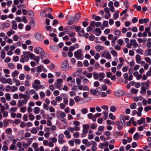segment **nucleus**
Returning a JSON list of instances; mask_svg holds the SVG:
<instances>
[{
	"label": "nucleus",
	"instance_id": "nucleus-3",
	"mask_svg": "<svg viewBox=\"0 0 151 151\" xmlns=\"http://www.w3.org/2000/svg\"><path fill=\"white\" fill-rule=\"evenodd\" d=\"M40 84V81L37 80H35L34 81V83L32 85V87L35 90H37L42 88V86Z\"/></svg>",
	"mask_w": 151,
	"mask_h": 151
},
{
	"label": "nucleus",
	"instance_id": "nucleus-30",
	"mask_svg": "<svg viewBox=\"0 0 151 151\" xmlns=\"http://www.w3.org/2000/svg\"><path fill=\"white\" fill-rule=\"evenodd\" d=\"M27 13L28 15L30 16V18H32L33 17L34 14L32 11L31 10H29L27 12Z\"/></svg>",
	"mask_w": 151,
	"mask_h": 151
},
{
	"label": "nucleus",
	"instance_id": "nucleus-17",
	"mask_svg": "<svg viewBox=\"0 0 151 151\" xmlns=\"http://www.w3.org/2000/svg\"><path fill=\"white\" fill-rule=\"evenodd\" d=\"M80 17V14H76L75 17L73 18L72 21L74 22H77Z\"/></svg>",
	"mask_w": 151,
	"mask_h": 151
},
{
	"label": "nucleus",
	"instance_id": "nucleus-42",
	"mask_svg": "<svg viewBox=\"0 0 151 151\" xmlns=\"http://www.w3.org/2000/svg\"><path fill=\"white\" fill-rule=\"evenodd\" d=\"M8 67L10 69H14L15 68V66L12 63H10L8 64Z\"/></svg>",
	"mask_w": 151,
	"mask_h": 151
},
{
	"label": "nucleus",
	"instance_id": "nucleus-25",
	"mask_svg": "<svg viewBox=\"0 0 151 151\" xmlns=\"http://www.w3.org/2000/svg\"><path fill=\"white\" fill-rule=\"evenodd\" d=\"M145 55L146 56H151V49H148L145 50Z\"/></svg>",
	"mask_w": 151,
	"mask_h": 151
},
{
	"label": "nucleus",
	"instance_id": "nucleus-1",
	"mask_svg": "<svg viewBox=\"0 0 151 151\" xmlns=\"http://www.w3.org/2000/svg\"><path fill=\"white\" fill-rule=\"evenodd\" d=\"M83 51L81 49H78L74 52V55L76 59H82L83 58Z\"/></svg>",
	"mask_w": 151,
	"mask_h": 151
},
{
	"label": "nucleus",
	"instance_id": "nucleus-21",
	"mask_svg": "<svg viewBox=\"0 0 151 151\" xmlns=\"http://www.w3.org/2000/svg\"><path fill=\"white\" fill-rule=\"evenodd\" d=\"M130 42L132 45L134 47L136 48L138 46V44L135 40L134 39L131 40Z\"/></svg>",
	"mask_w": 151,
	"mask_h": 151
},
{
	"label": "nucleus",
	"instance_id": "nucleus-62",
	"mask_svg": "<svg viewBox=\"0 0 151 151\" xmlns=\"http://www.w3.org/2000/svg\"><path fill=\"white\" fill-rule=\"evenodd\" d=\"M49 109V111L50 112L54 113L55 111V109L52 106H50Z\"/></svg>",
	"mask_w": 151,
	"mask_h": 151
},
{
	"label": "nucleus",
	"instance_id": "nucleus-47",
	"mask_svg": "<svg viewBox=\"0 0 151 151\" xmlns=\"http://www.w3.org/2000/svg\"><path fill=\"white\" fill-rule=\"evenodd\" d=\"M103 82L109 85H111L112 84V83L109 80L107 79H106L104 80Z\"/></svg>",
	"mask_w": 151,
	"mask_h": 151
},
{
	"label": "nucleus",
	"instance_id": "nucleus-61",
	"mask_svg": "<svg viewBox=\"0 0 151 151\" xmlns=\"http://www.w3.org/2000/svg\"><path fill=\"white\" fill-rule=\"evenodd\" d=\"M63 102L64 103L68 105V98L66 97L63 98Z\"/></svg>",
	"mask_w": 151,
	"mask_h": 151
},
{
	"label": "nucleus",
	"instance_id": "nucleus-5",
	"mask_svg": "<svg viewBox=\"0 0 151 151\" xmlns=\"http://www.w3.org/2000/svg\"><path fill=\"white\" fill-rule=\"evenodd\" d=\"M68 65L67 60L63 61L61 64V67L62 70L64 71H67L68 69Z\"/></svg>",
	"mask_w": 151,
	"mask_h": 151
},
{
	"label": "nucleus",
	"instance_id": "nucleus-24",
	"mask_svg": "<svg viewBox=\"0 0 151 151\" xmlns=\"http://www.w3.org/2000/svg\"><path fill=\"white\" fill-rule=\"evenodd\" d=\"M145 122V119L144 117H142L140 119L137 121V123L139 125H141L144 123Z\"/></svg>",
	"mask_w": 151,
	"mask_h": 151
},
{
	"label": "nucleus",
	"instance_id": "nucleus-53",
	"mask_svg": "<svg viewBox=\"0 0 151 151\" xmlns=\"http://www.w3.org/2000/svg\"><path fill=\"white\" fill-rule=\"evenodd\" d=\"M11 88V91L14 92L16 91L17 90V88L15 86H12Z\"/></svg>",
	"mask_w": 151,
	"mask_h": 151
},
{
	"label": "nucleus",
	"instance_id": "nucleus-60",
	"mask_svg": "<svg viewBox=\"0 0 151 151\" xmlns=\"http://www.w3.org/2000/svg\"><path fill=\"white\" fill-rule=\"evenodd\" d=\"M73 136L75 138H78L79 136V133L78 132H75L73 133Z\"/></svg>",
	"mask_w": 151,
	"mask_h": 151
},
{
	"label": "nucleus",
	"instance_id": "nucleus-15",
	"mask_svg": "<svg viewBox=\"0 0 151 151\" xmlns=\"http://www.w3.org/2000/svg\"><path fill=\"white\" fill-rule=\"evenodd\" d=\"M149 88H147V86H142L141 87V90L140 91V92L141 94H145L146 93V90L148 89Z\"/></svg>",
	"mask_w": 151,
	"mask_h": 151
},
{
	"label": "nucleus",
	"instance_id": "nucleus-54",
	"mask_svg": "<svg viewBox=\"0 0 151 151\" xmlns=\"http://www.w3.org/2000/svg\"><path fill=\"white\" fill-rule=\"evenodd\" d=\"M75 104V102L73 99L70 98V99L69 105L70 106H73Z\"/></svg>",
	"mask_w": 151,
	"mask_h": 151
},
{
	"label": "nucleus",
	"instance_id": "nucleus-22",
	"mask_svg": "<svg viewBox=\"0 0 151 151\" xmlns=\"http://www.w3.org/2000/svg\"><path fill=\"white\" fill-rule=\"evenodd\" d=\"M129 116H124L123 115H121L120 116V118L122 119L123 122H124V124L125 125V120H127L129 119Z\"/></svg>",
	"mask_w": 151,
	"mask_h": 151
},
{
	"label": "nucleus",
	"instance_id": "nucleus-35",
	"mask_svg": "<svg viewBox=\"0 0 151 151\" xmlns=\"http://www.w3.org/2000/svg\"><path fill=\"white\" fill-rule=\"evenodd\" d=\"M19 74V72L17 70H15L12 73V77H14L17 76Z\"/></svg>",
	"mask_w": 151,
	"mask_h": 151
},
{
	"label": "nucleus",
	"instance_id": "nucleus-36",
	"mask_svg": "<svg viewBox=\"0 0 151 151\" xmlns=\"http://www.w3.org/2000/svg\"><path fill=\"white\" fill-rule=\"evenodd\" d=\"M137 106V104L135 103H133L131 104L129 106L130 108L131 109H136Z\"/></svg>",
	"mask_w": 151,
	"mask_h": 151
},
{
	"label": "nucleus",
	"instance_id": "nucleus-63",
	"mask_svg": "<svg viewBox=\"0 0 151 151\" xmlns=\"http://www.w3.org/2000/svg\"><path fill=\"white\" fill-rule=\"evenodd\" d=\"M136 52L139 54L142 55L143 53V51L142 49H137L136 50Z\"/></svg>",
	"mask_w": 151,
	"mask_h": 151
},
{
	"label": "nucleus",
	"instance_id": "nucleus-19",
	"mask_svg": "<svg viewBox=\"0 0 151 151\" xmlns=\"http://www.w3.org/2000/svg\"><path fill=\"white\" fill-rule=\"evenodd\" d=\"M12 29L16 30L17 28V27L16 22L14 20H13L12 22Z\"/></svg>",
	"mask_w": 151,
	"mask_h": 151
},
{
	"label": "nucleus",
	"instance_id": "nucleus-28",
	"mask_svg": "<svg viewBox=\"0 0 151 151\" xmlns=\"http://www.w3.org/2000/svg\"><path fill=\"white\" fill-rule=\"evenodd\" d=\"M1 26L3 28L5 27L7 28L10 26V24L9 23L5 22L2 24Z\"/></svg>",
	"mask_w": 151,
	"mask_h": 151
},
{
	"label": "nucleus",
	"instance_id": "nucleus-27",
	"mask_svg": "<svg viewBox=\"0 0 151 151\" xmlns=\"http://www.w3.org/2000/svg\"><path fill=\"white\" fill-rule=\"evenodd\" d=\"M95 48L96 50L98 52H100L101 50H103L104 49V47H103L100 45L96 46Z\"/></svg>",
	"mask_w": 151,
	"mask_h": 151
},
{
	"label": "nucleus",
	"instance_id": "nucleus-10",
	"mask_svg": "<svg viewBox=\"0 0 151 151\" xmlns=\"http://www.w3.org/2000/svg\"><path fill=\"white\" fill-rule=\"evenodd\" d=\"M35 38L38 40L41 41L43 39V36L41 34L37 32L35 35Z\"/></svg>",
	"mask_w": 151,
	"mask_h": 151
},
{
	"label": "nucleus",
	"instance_id": "nucleus-9",
	"mask_svg": "<svg viewBox=\"0 0 151 151\" xmlns=\"http://www.w3.org/2000/svg\"><path fill=\"white\" fill-rule=\"evenodd\" d=\"M124 92L122 90L119 89L116 90L115 92L114 95L117 96H120L124 95Z\"/></svg>",
	"mask_w": 151,
	"mask_h": 151
},
{
	"label": "nucleus",
	"instance_id": "nucleus-29",
	"mask_svg": "<svg viewBox=\"0 0 151 151\" xmlns=\"http://www.w3.org/2000/svg\"><path fill=\"white\" fill-rule=\"evenodd\" d=\"M40 111V108L38 107H36L34 108L33 111L34 113L36 114H38L39 113Z\"/></svg>",
	"mask_w": 151,
	"mask_h": 151
},
{
	"label": "nucleus",
	"instance_id": "nucleus-52",
	"mask_svg": "<svg viewBox=\"0 0 151 151\" xmlns=\"http://www.w3.org/2000/svg\"><path fill=\"white\" fill-rule=\"evenodd\" d=\"M79 35L80 36H83L84 35V31L83 29H82L80 32H78Z\"/></svg>",
	"mask_w": 151,
	"mask_h": 151
},
{
	"label": "nucleus",
	"instance_id": "nucleus-32",
	"mask_svg": "<svg viewBox=\"0 0 151 151\" xmlns=\"http://www.w3.org/2000/svg\"><path fill=\"white\" fill-rule=\"evenodd\" d=\"M54 86L56 88L60 90L61 89V87L62 86V85L58 84L56 82H55L54 83Z\"/></svg>",
	"mask_w": 151,
	"mask_h": 151
},
{
	"label": "nucleus",
	"instance_id": "nucleus-12",
	"mask_svg": "<svg viewBox=\"0 0 151 151\" xmlns=\"http://www.w3.org/2000/svg\"><path fill=\"white\" fill-rule=\"evenodd\" d=\"M43 50L40 47H37L34 50V52L37 54H41L43 53Z\"/></svg>",
	"mask_w": 151,
	"mask_h": 151
},
{
	"label": "nucleus",
	"instance_id": "nucleus-13",
	"mask_svg": "<svg viewBox=\"0 0 151 151\" xmlns=\"http://www.w3.org/2000/svg\"><path fill=\"white\" fill-rule=\"evenodd\" d=\"M101 25V23L100 22H95L94 21H92L90 23V25L92 27L96 26L97 27H99Z\"/></svg>",
	"mask_w": 151,
	"mask_h": 151
},
{
	"label": "nucleus",
	"instance_id": "nucleus-57",
	"mask_svg": "<svg viewBox=\"0 0 151 151\" xmlns=\"http://www.w3.org/2000/svg\"><path fill=\"white\" fill-rule=\"evenodd\" d=\"M90 128L91 129H95L97 127V125L96 124L93 123H92L90 125Z\"/></svg>",
	"mask_w": 151,
	"mask_h": 151
},
{
	"label": "nucleus",
	"instance_id": "nucleus-8",
	"mask_svg": "<svg viewBox=\"0 0 151 151\" xmlns=\"http://www.w3.org/2000/svg\"><path fill=\"white\" fill-rule=\"evenodd\" d=\"M70 81H71L70 83H68V85L69 86H72L75 84V79H73V78L71 76L68 77L66 79V81L67 82H69Z\"/></svg>",
	"mask_w": 151,
	"mask_h": 151
},
{
	"label": "nucleus",
	"instance_id": "nucleus-41",
	"mask_svg": "<svg viewBox=\"0 0 151 151\" xmlns=\"http://www.w3.org/2000/svg\"><path fill=\"white\" fill-rule=\"evenodd\" d=\"M145 60L146 62L149 64V65L151 64V60L150 58L148 57H146L145 58Z\"/></svg>",
	"mask_w": 151,
	"mask_h": 151
},
{
	"label": "nucleus",
	"instance_id": "nucleus-58",
	"mask_svg": "<svg viewBox=\"0 0 151 151\" xmlns=\"http://www.w3.org/2000/svg\"><path fill=\"white\" fill-rule=\"evenodd\" d=\"M58 84H61L63 82V80L62 78H58L56 80L55 82Z\"/></svg>",
	"mask_w": 151,
	"mask_h": 151
},
{
	"label": "nucleus",
	"instance_id": "nucleus-18",
	"mask_svg": "<svg viewBox=\"0 0 151 151\" xmlns=\"http://www.w3.org/2000/svg\"><path fill=\"white\" fill-rule=\"evenodd\" d=\"M105 77V74L104 73H100L99 74V80L101 81Z\"/></svg>",
	"mask_w": 151,
	"mask_h": 151
},
{
	"label": "nucleus",
	"instance_id": "nucleus-31",
	"mask_svg": "<svg viewBox=\"0 0 151 151\" xmlns=\"http://www.w3.org/2000/svg\"><path fill=\"white\" fill-rule=\"evenodd\" d=\"M105 57L107 59H111V55L107 50H106Z\"/></svg>",
	"mask_w": 151,
	"mask_h": 151
},
{
	"label": "nucleus",
	"instance_id": "nucleus-64",
	"mask_svg": "<svg viewBox=\"0 0 151 151\" xmlns=\"http://www.w3.org/2000/svg\"><path fill=\"white\" fill-rule=\"evenodd\" d=\"M81 98L78 96H76L74 98V99L76 102H78L80 101Z\"/></svg>",
	"mask_w": 151,
	"mask_h": 151
},
{
	"label": "nucleus",
	"instance_id": "nucleus-16",
	"mask_svg": "<svg viewBox=\"0 0 151 151\" xmlns=\"http://www.w3.org/2000/svg\"><path fill=\"white\" fill-rule=\"evenodd\" d=\"M30 94L27 95L26 94H23L22 93H20L19 95V98L20 99H22L24 98V99H29L30 97Z\"/></svg>",
	"mask_w": 151,
	"mask_h": 151
},
{
	"label": "nucleus",
	"instance_id": "nucleus-34",
	"mask_svg": "<svg viewBox=\"0 0 151 151\" xmlns=\"http://www.w3.org/2000/svg\"><path fill=\"white\" fill-rule=\"evenodd\" d=\"M60 116L59 115H58L57 116V118L58 119H59L60 120H61L62 122H63V123H64L65 124H66V119L65 118H61L60 117Z\"/></svg>",
	"mask_w": 151,
	"mask_h": 151
},
{
	"label": "nucleus",
	"instance_id": "nucleus-7",
	"mask_svg": "<svg viewBox=\"0 0 151 151\" xmlns=\"http://www.w3.org/2000/svg\"><path fill=\"white\" fill-rule=\"evenodd\" d=\"M64 135L63 134H59L58 137V141L59 144H61L64 143L65 140L63 139Z\"/></svg>",
	"mask_w": 151,
	"mask_h": 151
},
{
	"label": "nucleus",
	"instance_id": "nucleus-56",
	"mask_svg": "<svg viewBox=\"0 0 151 151\" xmlns=\"http://www.w3.org/2000/svg\"><path fill=\"white\" fill-rule=\"evenodd\" d=\"M33 60L37 62V65L39 64V62L40 61V58L38 56H35Z\"/></svg>",
	"mask_w": 151,
	"mask_h": 151
},
{
	"label": "nucleus",
	"instance_id": "nucleus-11",
	"mask_svg": "<svg viewBox=\"0 0 151 151\" xmlns=\"http://www.w3.org/2000/svg\"><path fill=\"white\" fill-rule=\"evenodd\" d=\"M76 81L78 89L81 90L83 89V87L81 84V79L79 78H77L76 79Z\"/></svg>",
	"mask_w": 151,
	"mask_h": 151
},
{
	"label": "nucleus",
	"instance_id": "nucleus-45",
	"mask_svg": "<svg viewBox=\"0 0 151 151\" xmlns=\"http://www.w3.org/2000/svg\"><path fill=\"white\" fill-rule=\"evenodd\" d=\"M138 90L134 88H132L130 90L132 93L133 94H136L138 92Z\"/></svg>",
	"mask_w": 151,
	"mask_h": 151
},
{
	"label": "nucleus",
	"instance_id": "nucleus-6",
	"mask_svg": "<svg viewBox=\"0 0 151 151\" xmlns=\"http://www.w3.org/2000/svg\"><path fill=\"white\" fill-rule=\"evenodd\" d=\"M29 99H24L23 100H19L18 101L17 105L19 107L22 106L23 104H27V101Z\"/></svg>",
	"mask_w": 151,
	"mask_h": 151
},
{
	"label": "nucleus",
	"instance_id": "nucleus-48",
	"mask_svg": "<svg viewBox=\"0 0 151 151\" xmlns=\"http://www.w3.org/2000/svg\"><path fill=\"white\" fill-rule=\"evenodd\" d=\"M111 53L114 57H116L117 56V52L114 50H111Z\"/></svg>",
	"mask_w": 151,
	"mask_h": 151
},
{
	"label": "nucleus",
	"instance_id": "nucleus-38",
	"mask_svg": "<svg viewBox=\"0 0 151 151\" xmlns=\"http://www.w3.org/2000/svg\"><path fill=\"white\" fill-rule=\"evenodd\" d=\"M96 34L97 36L100 35L101 34V32L99 28H96L95 29Z\"/></svg>",
	"mask_w": 151,
	"mask_h": 151
},
{
	"label": "nucleus",
	"instance_id": "nucleus-14",
	"mask_svg": "<svg viewBox=\"0 0 151 151\" xmlns=\"http://www.w3.org/2000/svg\"><path fill=\"white\" fill-rule=\"evenodd\" d=\"M109 145L107 142H105L104 143H100L99 145V147L101 149H103L104 147H106Z\"/></svg>",
	"mask_w": 151,
	"mask_h": 151
},
{
	"label": "nucleus",
	"instance_id": "nucleus-2",
	"mask_svg": "<svg viewBox=\"0 0 151 151\" xmlns=\"http://www.w3.org/2000/svg\"><path fill=\"white\" fill-rule=\"evenodd\" d=\"M89 125L88 124H83V126L82 133L81 134L82 137H85L88 132V129H89Z\"/></svg>",
	"mask_w": 151,
	"mask_h": 151
},
{
	"label": "nucleus",
	"instance_id": "nucleus-40",
	"mask_svg": "<svg viewBox=\"0 0 151 151\" xmlns=\"http://www.w3.org/2000/svg\"><path fill=\"white\" fill-rule=\"evenodd\" d=\"M94 90L95 91V92H96V96L99 95L100 94L101 91V88H97L95 89Z\"/></svg>",
	"mask_w": 151,
	"mask_h": 151
},
{
	"label": "nucleus",
	"instance_id": "nucleus-59",
	"mask_svg": "<svg viewBox=\"0 0 151 151\" xmlns=\"http://www.w3.org/2000/svg\"><path fill=\"white\" fill-rule=\"evenodd\" d=\"M5 132L6 134H8L12 133V131L11 128H8L5 130Z\"/></svg>",
	"mask_w": 151,
	"mask_h": 151
},
{
	"label": "nucleus",
	"instance_id": "nucleus-46",
	"mask_svg": "<svg viewBox=\"0 0 151 151\" xmlns=\"http://www.w3.org/2000/svg\"><path fill=\"white\" fill-rule=\"evenodd\" d=\"M109 117L110 119L111 120H114L116 119V116L114 115L113 114L111 113H109Z\"/></svg>",
	"mask_w": 151,
	"mask_h": 151
},
{
	"label": "nucleus",
	"instance_id": "nucleus-33",
	"mask_svg": "<svg viewBox=\"0 0 151 151\" xmlns=\"http://www.w3.org/2000/svg\"><path fill=\"white\" fill-rule=\"evenodd\" d=\"M116 124L117 126V128L119 130H121L122 128V126L120 125V123L119 121H116L115 123Z\"/></svg>",
	"mask_w": 151,
	"mask_h": 151
},
{
	"label": "nucleus",
	"instance_id": "nucleus-4",
	"mask_svg": "<svg viewBox=\"0 0 151 151\" xmlns=\"http://www.w3.org/2000/svg\"><path fill=\"white\" fill-rule=\"evenodd\" d=\"M0 81L4 84L8 83L10 85H12L13 84L12 82L11 78H6L3 77L0 78Z\"/></svg>",
	"mask_w": 151,
	"mask_h": 151
},
{
	"label": "nucleus",
	"instance_id": "nucleus-26",
	"mask_svg": "<svg viewBox=\"0 0 151 151\" xmlns=\"http://www.w3.org/2000/svg\"><path fill=\"white\" fill-rule=\"evenodd\" d=\"M64 134L67 138L70 139L71 138V135L70 134L69 131L68 130H65L64 132Z\"/></svg>",
	"mask_w": 151,
	"mask_h": 151
},
{
	"label": "nucleus",
	"instance_id": "nucleus-39",
	"mask_svg": "<svg viewBox=\"0 0 151 151\" xmlns=\"http://www.w3.org/2000/svg\"><path fill=\"white\" fill-rule=\"evenodd\" d=\"M5 96L6 99L8 101H10L11 99V97L10 94L9 93H7L5 94Z\"/></svg>",
	"mask_w": 151,
	"mask_h": 151
},
{
	"label": "nucleus",
	"instance_id": "nucleus-50",
	"mask_svg": "<svg viewBox=\"0 0 151 151\" xmlns=\"http://www.w3.org/2000/svg\"><path fill=\"white\" fill-rule=\"evenodd\" d=\"M133 138L134 139L138 140L140 138V137L139 136V134L138 133H136L134 134L133 137Z\"/></svg>",
	"mask_w": 151,
	"mask_h": 151
},
{
	"label": "nucleus",
	"instance_id": "nucleus-23",
	"mask_svg": "<svg viewBox=\"0 0 151 151\" xmlns=\"http://www.w3.org/2000/svg\"><path fill=\"white\" fill-rule=\"evenodd\" d=\"M141 59V56L139 54H137L136 56V61L137 63H140Z\"/></svg>",
	"mask_w": 151,
	"mask_h": 151
},
{
	"label": "nucleus",
	"instance_id": "nucleus-49",
	"mask_svg": "<svg viewBox=\"0 0 151 151\" xmlns=\"http://www.w3.org/2000/svg\"><path fill=\"white\" fill-rule=\"evenodd\" d=\"M37 132V129L34 127L30 131L33 134H35Z\"/></svg>",
	"mask_w": 151,
	"mask_h": 151
},
{
	"label": "nucleus",
	"instance_id": "nucleus-44",
	"mask_svg": "<svg viewBox=\"0 0 151 151\" xmlns=\"http://www.w3.org/2000/svg\"><path fill=\"white\" fill-rule=\"evenodd\" d=\"M29 119L31 121H32L33 120L34 118H35V116L33 115L32 114L30 113H29Z\"/></svg>",
	"mask_w": 151,
	"mask_h": 151
},
{
	"label": "nucleus",
	"instance_id": "nucleus-20",
	"mask_svg": "<svg viewBox=\"0 0 151 151\" xmlns=\"http://www.w3.org/2000/svg\"><path fill=\"white\" fill-rule=\"evenodd\" d=\"M149 21V19H141L139 20V22L140 24L146 23L148 22Z\"/></svg>",
	"mask_w": 151,
	"mask_h": 151
},
{
	"label": "nucleus",
	"instance_id": "nucleus-51",
	"mask_svg": "<svg viewBox=\"0 0 151 151\" xmlns=\"http://www.w3.org/2000/svg\"><path fill=\"white\" fill-rule=\"evenodd\" d=\"M116 110V108L114 106H112L111 107L110 111L113 112H115Z\"/></svg>",
	"mask_w": 151,
	"mask_h": 151
},
{
	"label": "nucleus",
	"instance_id": "nucleus-43",
	"mask_svg": "<svg viewBox=\"0 0 151 151\" xmlns=\"http://www.w3.org/2000/svg\"><path fill=\"white\" fill-rule=\"evenodd\" d=\"M44 68L43 65L38 66L37 67V71L38 72H40L42 71V69Z\"/></svg>",
	"mask_w": 151,
	"mask_h": 151
},
{
	"label": "nucleus",
	"instance_id": "nucleus-37",
	"mask_svg": "<svg viewBox=\"0 0 151 151\" xmlns=\"http://www.w3.org/2000/svg\"><path fill=\"white\" fill-rule=\"evenodd\" d=\"M92 18L96 21H100L101 19V18L98 16H96L95 15H92Z\"/></svg>",
	"mask_w": 151,
	"mask_h": 151
},
{
	"label": "nucleus",
	"instance_id": "nucleus-55",
	"mask_svg": "<svg viewBox=\"0 0 151 151\" xmlns=\"http://www.w3.org/2000/svg\"><path fill=\"white\" fill-rule=\"evenodd\" d=\"M28 54H29V56L31 60H33L34 58H35V54H30V52H27Z\"/></svg>",
	"mask_w": 151,
	"mask_h": 151
}]
</instances>
